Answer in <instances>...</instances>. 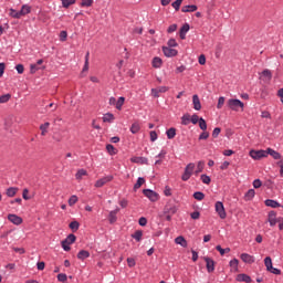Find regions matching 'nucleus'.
<instances>
[{
  "instance_id": "obj_62",
  "label": "nucleus",
  "mask_w": 283,
  "mask_h": 283,
  "mask_svg": "<svg viewBox=\"0 0 283 283\" xmlns=\"http://www.w3.org/2000/svg\"><path fill=\"white\" fill-rule=\"evenodd\" d=\"M15 70L18 72V74H23V72L25 71V67L23 66V64H18L15 66Z\"/></svg>"
},
{
  "instance_id": "obj_15",
  "label": "nucleus",
  "mask_w": 283,
  "mask_h": 283,
  "mask_svg": "<svg viewBox=\"0 0 283 283\" xmlns=\"http://www.w3.org/2000/svg\"><path fill=\"white\" fill-rule=\"evenodd\" d=\"M190 27L189 23H185L179 31V36L182 41H185V39H187V32H189Z\"/></svg>"
},
{
  "instance_id": "obj_44",
  "label": "nucleus",
  "mask_w": 283,
  "mask_h": 283,
  "mask_svg": "<svg viewBox=\"0 0 283 283\" xmlns=\"http://www.w3.org/2000/svg\"><path fill=\"white\" fill-rule=\"evenodd\" d=\"M199 127L202 132H207V120H205L202 117L199 119Z\"/></svg>"
},
{
  "instance_id": "obj_21",
  "label": "nucleus",
  "mask_w": 283,
  "mask_h": 283,
  "mask_svg": "<svg viewBox=\"0 0 283 283\" xmlns=\"http://www.w3.org/2000/svg\"><path fill=\"white\" fill-rule=\"evenodd\" d=\"M151 65L153 67H155L156 70L163 67V59L156 56L153 59V62H151Z\"/></svg>"
},
{
  "instance_id": "obj_6",
  "label": "nucleus",
  "mask_w": 283,
  "mask_h": 283,
  "mask_svg": "<svg viewBox=\"0 0 283 283\" xmlns=\"http://www.w3.org/2000/svg\"><path fill=\"white\" fill-rule=\"evenodd\" d=\"M250 156L253 160H262V158H266V150H250Z\"/></svg>"
},
{
  "instance_id": "obj_13",
  "label": "nucleus",
  "mask_w": 283,
  "mask_h": 283,
  "mask_svg": "<svg viewBox=\"0 0 283 283\" xmlns=\"http://www.w3.org/2000/svg\"><path fill=\"white\" fill-rule=\"evenodd\" d=\"M241 260L245 264H253L255 262V256L249 254V253H242L241 254Z\"/></svg>"
},
{
  "instance_id": "obj_58",
  "label": "nucleus",
  "mask_w": 283,
  "mask_h": 283,
  "mask_svg": "<svg viewBox=\"0 0 283 283\" xmlns=\"http://www.w3.org/2000/svg\"><path fill=\"white\" fill-rule=\"evenodd\" d=\"M221 132H222V129L220 127H216L212 132V138H218V136H220Z\"/></svg>"
},
{
  "instance_id": "obj_53",
  "label": "nucleus",
  "mask_w": 283,
  "mask_h": 283,
  "mask_svg": "<svg viewBox=\"0 0 283 283\" xmlns=\"http://www.w3.org/2000/svg\"><path fill=\"white\" fill-rule=\"evenodd\" d=\"M57 281L59 282H67V274H65V273L57 274Z\"/></svg>"
},
{
  "instance_id": "obj_17",
  "label": "nucleus",
  "mask_w": 283,
  "mask_h": 283,
  "mask_svg": "<svg viewBox=\"0 0 283 283\" xmlns=\"http://www.w3.org/2000/svg\"><path fill=\"white\" fill-rule=\"evenodd\" d=\"M192 105H193V109H196L197 112H200L202 109L200 97H198V95L196 94L192 96Z\"/></svg>"
},
{
  "instance_id": "obj_47",
  "label": "nucleus",
  "mask_w": 283,
  "mask_h": 283,
  "mask_svg": "<svg viewBox=\"0 0 283 283\" xmlns=\"http://www.w3.org/2000/svg\"><path fill=\"white\" fill-rule=\"evenodd\" d=\"M76 3V0H62V6L64 8H70V6H74Z\"/></svg>"
},
{
  "instance_id": "obj_32",
  "label": "nucleus",
  "mask_w": 283,
  "mask_h": 283,
  "mask_svg": "<svg viewBox=\"0 0 283 283\" xmlns=\"http://www.w3.org/2000/svg\"><path fill=\"white\" fill-rule=\"evenodd\" d=\"M106 151H108V154H109L111 156H116V154H117L116 148H115L114 145H112V144H107V145H106Z\"/></svg>"
},
{
  "instance_id": "obj_26",
  "label": "nucleus",
  "mask_w": 283,
  "mask_h": 283,
  "mask_svg": "<svg viewBox=\"0 0 283 283\" xmlns=\"http://www.w3.org/2000/svg\"><path fill=\"white\" fill-rule=\"evenodd\" d=\"M87 258H90V251L81 250V251L77 253V259H78V260H87Z\"/></svg>"
},
{
  "instance_id": "obj_43",
  "label": "nucleus",
  "mask_w": 283,
  "mask_h": 283,
  "mask_svg": "<svg viewBox=\"0 0 283 283\" xmlns=\"http://www.w3.org/2000/svg\"><path fill=\"white\" fill-rule=\"evenodd\" d=\"M192 196L195 200H205V193L202 191H196Z\"/></svg>"
},
{
  "instance_id": "obj_55",
  "label": "nucleus",
  "mask_w": 283,
  "mask_h": 283,
  "mask_svg": "<svg viewBox=\"0 0 283 283\" xmlns=\"http://www.w3.org/2000/svg\"><path fill=\"white\" fill-rule=\"evenodd\" d=\"M168 48H178V42H176V39H170L167 42Z\"/></svg>"
},
{
  "instance_id": "obj_40",
  "label": "nucleus",
  "mask_w": 283,
  "mask_h": 283,
  "mask_svg": "<svg viewBox=\"0 0 283 283\" xmlns=\"http://www.w3.org/2000/svg\"><path fill=\"white\" fill-rule=\"evenodd\" d=\"M10 17H12V19H21V11H17L14 9H10Z\"/></svg>"
},
{
  "instance_id": "obj_54",
  "label": "nucleus",
  "mask_w": 283,
  "mask_h": 283,
  "mask_svg": "<svg viewBox=\"0 0 283 283\" xmlns=\"http://www.w3.org/2000/svg\"><path fill=\"white\" fill-rule=\"evenodd\" d=\"M209 138V132L203 130L200 135H199V140H207Z\"/></svg>"
},
{
  "instance_id": "obj_9",
  "label": "nucleus",
  "mask_w": 283,
  "mask_h": 283,
  "mask_svg": "<svg viewBox=\"0 0 283 283\" xmlns=\"http://www.w3.org/2000/svg\"><path fill=\"white\" fill-rule=\"evenodd\" d=\"M178 212V206L171 203V202H168L165 208H164V213H169L171 216H175V213Z\"/></svg>"
},
{
  "instance_id": "obj_10",
  "label": "nucleus",
  "mask_w": 283,
  "mask_h": 283,
  "mask_svg": "<svg viewBox=\"0 0 283 283\" xmlns=\"http://www.w3.org/2000/svg\"><path fill=\"white\" fill-rule=\"evenodd\" d=\"M268 222L270 223V227H275V224H277V212H275V210L269 212Z\"/></svg>"
},
{
  "instance_id": "obj_46",
  "label": "nucleus",
  "mask_w": 283,
  "mask_h": 283,
  "mask_svg": "<svg viewBox=\"0 0 283 283\" xmlns=\"http://www.w3.org/2000/svg\"><path fill=\"white\" fill-rule=\"evenodd\" d=\"M64 241H67V244H74L76 242V235L69 234Z\"/></svg>"
},
{
  "instance_id": "obj_42",
  "label": "nucleus",
  "mask_w": 283,
  "mask_h": 283,
  "mask_svg": "<svg viewBox=\"0 0 283 283\" xmlns=\"http://www.w3.org/2000/svg\"><path fill=\"white\" fill-rule=\"evenodd\" d=\"M83 176H87V170L85 169H80L76 175H75V178L76 180H81V178H83Z\"/></svg>"
},
{
  "instance_id": "obj_14",
  "label": "nucleus",
  "mask_w": 283,
  "mask_h": 283,
  "mask_svg": "<svg viewBox=\"0 0 283 283\" xmlns=\"http://www.w3.org/2000/svg\"><path fill=\"white\" fill-rule=\"evenodd\" d=\"M130 163H135L136 165H149V159H147V157H132Z\"/></svg>"
},
{
  "instance_id": "obj_51",
  "label": "nucleus",
  "mask_w": 283,
  "mask_h": 283,
  "mask_svg": "<svg viewBox=\"0 0 283 283\" xmlns=\"http://www.w3.org/2000/svg\"><path fill=\"white\" fill-rule=\"evenodd\" d=\"M190 123H192V125H198V123H200V117L197 114H193L190 117Z\"/></svg>"
},
{
  "instance_id": "obj_24",
  "label": "nucleus",
  "mask_w": 283,
  "mask_h": 283,
  "mask_svg": "<svg viewBox=\"0 0 283 283\" xmlns=\"http://www.w3.org/2000/svg\"><path fill=\"white\" fill-rule=\"evenodd\" d=\"M196 10H198L196 4H188L181 8V12H196Z\"/></svg>"
},
{
  "instance_id": "obj_60",
  "label": "nucleus",
  "mask_w": 283,
  "mask_h": 283,
  "mask_svg": "<svg viewBox=\"0 0 283 283\" xmlns=\"http://www.w3.org/2000/svg\"><path fill=\"white\" fill-rule=\"evenodd\" d=\"M224 105V97L221 96L218 99L217 109H222V106Z\"/></svg>"
},
{
  "instance_id": "obj_28",
  "label": "nucleus",
  "mask_w": 283,
  "mask_h": 283,
  "mask_svg": "<svg viewBox=\"0 0 283 283\" xmlns=\"http://www.w3.org/2000/svg\"><path fill=\"white\" fill-rule=\"evenodd\" d=\"M143 185H145V179L143 177H138L136 184L134 185V191H138Z\"/></svg>"
},
{
  "instance_id": "obj_19",
  "label": "nucleus",
  "mask_w": 283,
  "mask_h": 283,
  "mask_svg": "<svg viewBox=\"0 0 283 283\" xmlns=\"http://www.w3.org/2000/svg\"><path fill=\"white\" fill-rule=\"evenodd\" d=\"M32 12V7L29 4H23L20 10V17H25V14H30Z\"/></svg>"
},
{
  "instance_id": "obj_48",
  "label": "nucleus",
  "mask_w": 283,
  "mask_h": 283,
  "mask_svg": "<svg viewBox=\"0 0 283 283\" xmlns=\"http://www.w3.org/2000/svg\"><path fill=\"white\" fill-rule=\"evenodd\" d=\"M200 180L203 182V185H210L211 184V177L207 175H201Z\"/></svg>"
},
{
  "instance_id": "obj_39",
  "label": "nucleus",
  "mask_w": 283,
  "mask_h": 283,
  "mask_svg": "<svg viewBox=\"0 0 283 283\" xmlns=\"http://www.w3.org/2000/svg\"><path fill=\"white\" fill-rule=\"evenodd\" d=\"M130 132H132V134H138V132H140V124H138V123L132 124Z\"/></svg>"
},
{
  "instance_id": "obj_4",
  "label": "nucleus",
  "mask_w": 283,
  "mask_h": 283,
  "mask_svg": "<svg viewBox=\"0 0 283 283\" xmlns=\"http://www.w3.org/2000/svg\"><path fill=\"white\" fill-rule=\"evenodd\" d=\"M214 209H216V213H218L221 220H224L227 218V210L224 209V203H222V201H217L214 203Z\"/></svg>"
},
{
  "instance_id": "obj_31",
  "label": "nucleus",
  "mask_w": 283,
  "mask_h": 283,
  "mask_svg": "<svg viewBox=\"0 0 283 283\" xmlns=\"http://www.w3.org/2000/svg\"><path fill=\"white\" fill-rule=\"evenodd\" d=\"M123 105H125V97L120 96L118 98V101H116L115 107H116V109L122 111L123 109Z\"/></svg>"
},
{
  "instance_id": "obj_18",
  "label": "nucleus",
  "mask_w": 283,
  "mask_h": 283,
  "mask_svg": "<svg viewBox=\"0 0 283 283\" xmlns=\"http://www.w3.org/2000/svg\"><path fill=\"white\" fill-rule=\"evenodd\" d=\"M265 207H271L272 209H277V207H281L280 202L273 199H266L264 201Z\"/></svg>"
},
{
  "instance_id": "obj_52",
  "label": "nucleus",
  "mask_w": 283,
  "mask_h": 283,
  "mask_svg": "<svg viewBox=\"0 0 283 283\" xmlns=\"http://www.w3.org/2000/svg\"><path fill=\"white\" fill-rule=\"evenodd\" d=\"M180 6H182V0H176L175 2H172V8L176 10V12L180 10Z\"/></svg>"
},
{
  "instance_id": "obj_8",
  "label": "nucleus",
  "mask_w": 283,
  "mask_h": 283,
  "mask_svg": "<svg viewBox=\"0 0 283 283\" xmlns=\"http://www.w3.org/2000/svg\"><path fill=\"white\" fill-rule=\"evenodd\" d=\"M203 260L206 262L208 273H213V271H216V261L209 256H205Z\"/></svg>"
},
{
  "instance_id": "obj_5",
  "label": "nucleus",
  "mask_w": 283,
  "mask_h": 283,
  "mask_svg": "<svg viewBox=\"0 0 283 283\" xmlns=\"http://www.w3.org/2000/svg\"><path fill=\"white\" fill-rule=\"evenodd\" d=\"M143 193L150 202H156L158 200V193L151 189H144Z\"/></svg>"
},
{
  "instance_id": "obj_1",
  "label": "nucleus",
  "mask_w": 283,
  "mask_h": 283,
  "mask_svg": "<svg viewBox=\"0 0 283 283\" xmlns=\"http://www.w3.org/2000/svg\"><path fill=\"white\" fill-rule=\"evenodd\" d=\"M227 105L229 109H232V112H239L240 108L242 109V112L244 111V103L237 98L229 99L227 102Z\"/></svg>"
},
{
  "instance_id": "obj_50",
  "label": "nucleus",
  "mask_w": 283,
  "mask_h": 283,
  "mask_svg": "<svg viewBox=\"0 0 283 283\" xmlns=\"http://www.w3.org/2000/svg\"><path fill=\"white\" fill-rule=\"evenodd\" d=\"M262 76H265V78H268L269 81H271V78H273V74L271 73V71L269 69L263 70Z\"/></svg>"
},
{
  "instance_id": "obj_41",
  "label": "nucleus",
  "mask_w": 283,
  "mask_h": 283,
  "mask_svg": "<svg viewBox=\"0 0 283 283\" xmlns=\"http://www.w3.org/2000/svg\"><path fill=\"white\" fill-rule=\"evenodd\" d=\"M216 249H217V251H219L220 255H224V253H230L231 252L230 248L223 249L222 245H217Z\"/></svg>"
},
{
  "instance_id": "obj_57",
  "label": "nucleus",
  "mask_w": 283,
  "mask_h": 283,
  "mask_svg": "<svg viewBox=\"0 0 283 283\" xmlns=\"http://www.w3.org/2000/svg\"><path fill=\"white\" fill-rule=\"evenodd\" d=\"M178 30V24H171L168 27L167 32L168 34H171L172 32H176Z\"/></svg>"
},
{
  "instance_id": "obj_64",
  "label": "nucleus",
  "mask_w": 283,
  "mask_h": 283,
  "mask_svg": "<svg viewBox=\"0 0 283 283\" xmlns=\"http://www.w3.org/2000/svg\"><path fill=\"white\" fill-rule=\"evenodd\" d=\"M253 187H254V189H260V187H262V180L255 179L253 181Z\"/></svg>"
},
{
  "instance_id": "obj_2",
  "label": "nucleus",
  "mask_w": 283,
  "mask_h": 283,
  "mask_svg": "<svg viewBox=\"0 0 283 283\" xmlns=\"http://www.w3.org/2000/svg\"><path fill=\"white\" fill-rule=\"evenodd\" d=\"M264 264H265L266 271H269L270 273H273V275H282V270L273 268V260L271 259V256H266L264 259Z\"/></svg>"
},
{
  "instance_id": "obj_56",
  "label": "nucleus",
  "mask_w": 283,
  "mask_h": 283,
  "mask_svg": "<svg viewBox=\"0 0 283 283\" xmlns=\"http://www.w3.org/2000/svg\"><path fill=\"white\" fill-rule=\"evenodd\" d=\"M11 95L10 94H4L0 96V103H8L10 101Z\"/></svg>"
},
{
  "instance_id": "obj_7",
  "label": "nucleus",
  "mask_w": 283,
  "mask_h": 283,
  "mask_svg": "<svg viewBox=\"0 0 283 283\" xmlns=\"http://www.w3.org/2000/svg\"><path fill=\"white\" fill-rule=\"evenodd\" d=\"M113 180H114V176L108 175L106 177H103V178L98 179L95 182V187L96 188L105 187V185H107V182H112Z\"/></svg>"
},
{
  "instance_id": "obj_35",
  "label": "nucleus",
  "mask_w": 283,
  "mask_h": 283,
  "mask_svg": "<svg viewBox=\"0 0 283 283\" xmlns=\"http://www.w3.org/2000/svg\"><path fill=\"white\" fill-rule=\"evenodd\" d=\"M7 196H8V198H14V196H17V188H14V187L8 188Z\"/></svg>"
},
{
  "instance_id": "obj_22",
  "label": "nucleus",
  "mask_w": 283,
  "mask_h": 283,
  "mask_svg": "<svg viewBox=\"0 0 283 283\" xmlns=\"http://www.w3.org/2000/svg\"><path fill=\"white\" fill-rule=\"evenodd\" d=\"M176 244H179L184 249H187V239L185 237L180 235L175 239Z\"/></svg>"
},
{
  "instance_id": "obj_37",
  "label": "nucleus",
  "mask_w": 283,
  "mask_h": 283,
  "mask_svg": "<svg viewBox=\"0 0 283 283\" xmlns=\"http://www.w3.org/2000/svg\"><path fill=\"white\" fill-rule=\"evenodd\" d=\"M87 70H90V52H87L85 55V64L83 66L82 72H87Z\"/></svg>"
},
{
  "instance_id": "obj_25",
  "label": "nucleus",
  "mask_w": 283,
  "mask_h": 283,
  "mask_svg": "<svg viewBox=\"0 0 283 283\" xmlns=\"http://www.w3.org/2000/svg\"><path fill=\"white\" fill-rule=\"evenodd\" d=\"M237 282L251 283V276H249L248 274H238Z\"/></svg>"
},
{
  "instance_id": "obj_16",
  "label": "nucleus",
  "mask_w": 283,
  "mask_h": 283,
  "mask_svg": "<svg viewBox=\"0 0 283 283\" xmlns=\"http://www.w3.org/2000/svg\"><path fill=\"white\" fill-rule=\"evenodd\" d=\"M266 156H272L274 160H280V158H282V154L273 148L266 149Z\"/></svg>"
},
{
  "instance_id": "obj_20",
  "label": "nucleus",
  "mask_w": 283,
  "mask_h": 283,
  "mask_svg": "<svg viewBox=\"0 0 283 283\" xmlns=\"http://www.w3.org/2000/svg\"><path fill=\"white\" fill-rule=\"evenodd\" d=\"M119 209H115L113 211L109 212L108 214V220L111 224H114V222H116V220H118V218L116 217V213H118Z\"/></svg>"
},
{
  "instance_id": "obj_33",
  "label": "nucleus",
  "mask_w": 283,
  "mask_h": 283,
  "mask_svg": "<svg viewBox=\"0 0 283 283\" xmlns=\"http://www.w3.org/2000/svg\"><path fill=\"white\" fill-rule=\"evenodd\" d=\"M205 169V161H198L197 169L195 170V176H198V174H202Z\"/></svg>"
},
{
  "instance_id": "obj_63",
  "label": "nucleus",
  "mask_w": 283,
  "mask_h": 283,
  "mask_svg": "<svg viewBox=\"0 0 283 283\" xmlns=\"http://www.w3.org/2000/svg\"><path fill=\"white\" fill-rule=\"evenodd\" d=\"M62 249L64 251H70L72 248H70V243H67V241L63 240L62 241Z\"/></svg>"
},
{
  "instance_id": "obj_61",
  "label": "nucleus",
  "mask_w": 283,
  "mask_h": 283,
  "mask_svg": "<svg viewBox=\"0 0 283 283\" xmlns=\"http://www.w3.org/2000/svg\"><path fill=\"white\" fill-rule=\"evenodd\" d=\"M240 263V261H238V259H232L230 261V266L231 269H238V264Z\"/></svg>"
},
{
  "instance_id": "obj_11",
  "label": "nucleus",
  "mask_w": 283,
  "mask_h": 283,
  "mask_svg": "<svg viewBox=\"0 0 283 283\" xmlns=\"http://www.w3.org/2000/svg\"><path fill=\"white\" fill-rule=\"evenodd\" d=\"M163 52L167 57L178 56V50L171 49L169 46H163Z\"/></svg>"
},
{
  "instance_id": "obj_36",
  "label": "nucleus",
  "mask_w": 283,
  "mask_h": 283,
  "mask_svg": "<svg viewBox=\"0 0 283 283\" xmlns=\"http://www.w3.org/2000/svg\"><path fill=\"white\" fill-rule=\"evenodd\" d=\"M48 127H50V122H45L44 124H42L40 126V129H41V135L42 136H45L48 134Z\"/></svg>"
},
{
  "instance_id": "obj_59",
  "label": "nucleus",
  "mask_w": 283,
  "mask_h": 283,
  "mask_svg": "<svg viewBox=\"0 0 283 283\" xmlns=\"http://www.w3.org/2000/svg\"><path fill=\"white\" fill-rule=\"evenodd\" d=\"M39 70H41V67H39L36 64H31L30 65L31 74H35L36 72H39Z\"/></svg>"
},
{
  "instance_id": "obj_27",
  "label": "nucleus",
  "mask_w": 283,
  "mask_h": 283,
  "mask_svg": "<svg viewBox=\"0 0 283 283\" xmlns=\"http://www.w3.org/2000/svg\"><path fill=\"white\" fill-rule=\"evenodd\" d=\"M166 136L168 140H172V138H176V128L171 127L166 132Z\"/></svg>"
},
{
  "instance_id": "obj_45",
  "label": "nucleus",
  "mask_w": 283,
  "mask_h": 283,
  "mask_svg": "<svg viewBox=\"0 0 283 283\" xmlns=\"http://www.w3.org/2000/svg\"><path fill=\"white\" fill-rule=\"evenodd\" d=\"M77 202H78V197H76V195H73V196L70 197V199H69V206L70 207H74V205L77 203Z\"/></svg>"
},
{
  "instance_id": "obj_34",
  "label": "nucleus",
  "mask_w": 283,
  "mask_h": 283,
  "mask_svg": "<svg viewBox=\"0 0 283 283\" xmlns=\"http://www.w3.org/2000/svg\"><path fill=\"white\" fill-rule=\"evenodd\" d=\"M132 238H134L136 242H140V240H143V231L140 230L135 231V233L132 234Z\"/></svg>"
},
{
  "instance_id": "obj_30",
  "label": "nucleus",
  "mask_w": 283,
  "mask_h": 283,
  "mask_svg": "<svg viewBox=\"0 0 283 283\" xmlns=\"http://www.w3.org/2000/svg\"><path fill=\"white\" fill-rule=\"evenodd\" d=\"M189 123H191V115L189 114H184L181 117V125H189Z\"/></svg>"
},
{
  "instance_id": "obj_23",
  "label": "nucleus",
  "mask_w": 283,
  "mask_h": 283,
  "mask_svg": "<svg viewBox=\"0 0 283 283\" xmlns=\"http://www.w3.org/2000/svg\"><path fill=\"white\" fill-rule=\"evenodd\" d=\"M253 198H255V189H249L244 195V200L249 202L253 200Z\"/></svg>"
},
{
  "instance_id": "obj_12",
  "label": "nucleus",
  "mask_w": 283,
  "mask_h": 283,
  "mask_svg": "<svg viewBox=\"0 0 283 283\" xmlns=\"http://www.w3.org/2000/svg\"><path fill=\"white\" fill-rule=\"evenodd\" d=\"M8 221L12 222V224H22L23 223V219L17 214H8Z\"/></svg>"
},
{
  "instance_id": "obj_49",
  "label": "nucleus",
  "mask_w": 283,
  "mask_h": 283,
  "mask_svg": "<svg viewBox=\"0 0 283 283\" xmlns=\"http://www.w3.org/2000/svg\"><path fill=\"white\" fill-rule=\"evenodd\" d=\"M94 3V0H82L81 7L82 8H91V6Z\"/></svg>"
},
{
  "instance_id": "obj_29",
  "label": "nucleus",
  "mask_w": 283,
  "mask_h": 283,
  "mask_svg": "<svg viewBox=\"0 0 283 283\" xmlns=\"http://www.w3.org/2000/svg\"><path fill=\"white\" fill-rule=\"evenodd\" d=\"M103 122L104 123H114V114H112V113L104 114Z\"/></svg>"
},
{
  "instance_id": "obj_3",
  "label": "nucleus",
  "mask_w": 283,
  "mask_h": 283,
  "mask_svg": "<svg viewBox=\"0 0 283 283\" xmlns=\"http://www.w3.org/2000/svg\"><path fill=\"white\" fill-rule=\"evenodd\" d=\"M193 169H196V164L190 163L185 167L184 174L181 175V180L187 182L191 176H193Z\"/></svg>"
},
{
  "instance_id": "obj_38",
  "label": "nucleus",
  "mask_w": 283,
  "mask_h": 283,
  "mask_svg": "<svg viewBox=\"0 0 283 283\" xmlns=\"http://www.w3.org/2000/svg\"><path fill=\"white\" fill-rule=\"evenodd\" d=\"M70 229L72 230V232H76V230L81 227V223H78V221H72L69 224Z\"/></svg>"
}]
</instances>
